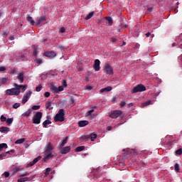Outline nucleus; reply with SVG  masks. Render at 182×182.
Masks as SVG:
<instances>
[{"label":"nucleus","instance_id":"obj_1","mask_svg":"<svg viewBox=\"0 0 182 182\" xmlns=\"http://www.w3.org/2000/svg\"><path fill=\"white\" fill-rule=\"evenodd\" d=\"M28 88V85H18L14 84V88L8 89L6 90V95L8 96H18L21 92H23Z\"/></svg>","mask_w":182,"mask_h":182},{"label":"nucleus","instance_id":"obj_2","mask_svg":"<svg viewBox=\"0 0 182 182\" xmlns=\"http://www.w3.org/2000/svg\"><path fill=\"white\" fill-rule=\"evenodd\" d=\"M52 150H53V146H52V143L50 142L46 146L45 160H49V159H52L53 157V154H52Z\"/></svg>","mask_w":182,"mask_h":182},{"label":"nucleus","instance_id":"obj_3","mask_svg":"<svg viewBox=\"0 0 182 182\" xmlns=\"http://www.w3.org/2000/svg\"><path fill=\"white\" fill-rule=\"evenodd\" d=\"M55 122H65V110L60 109L54 117Z\"/></svg>","mask_w":182,"mask_h":182},{"label":"nucleus","instance_id":"obj_4","mask_svg":"<svg viewBox=\"0 0 182 182\" xmlns=\"http://www.w3.org/2000/svg\"><path fill=\"white\" fill-rule=\"evenodd\" d=\"M104 73L105 75H108L109 76L113 75V68H112V65H110L109 63H105L103 68Z\"/></svg>","mask_w":182,"mask_h":182},{"label":"nucleus","instance_id":"obj_5","mask_svg":"<svg viewBox=\"0 0 182 182\" xmlns=\"http://www.w3.org/2000/svg\"><path fill=\"white\" fill-rule=\"evenodd\" d=\"M42 112H37L36 114L33 117V123L34 124H40L41 119H42Z\"/></svg>","mask_w":182,"mask_h":182},{"label":"nucleus","instance_id":"obj_6","mask_svg":"<svg viewBox=\"0 0 182 182\" xmlns=\"http://www.w3.org/2000/svg\"><path fill=\"white\" fill-rule=\"evenodd\" d=\"M146 87L143 84H139L136 86L134 87L132 90V93H139V92H145Z\"/></svg>","mask_w":182,"mask_h":182},{"label":"nucleus","instance_id":"obj_7","mask_svg":"<svg viewBox=\"0 0 182 182\" xmlns=\"http://www.w3.org/2000/svg\"><path fill=\"white\" fill-rule=\"evenodd\" d=\"M109 116L111 117V119H117L119 116H122V111L114 110L112 112H109Z\"/></svg>","mask_w":182,"mask_h":182},{"label":"nucleus","instance_id":"obj_8","mask_svg":"<svg viewBox=\"0 0 182 182\" xmlns=\"http://www.w3.org/2000/svg\"><path fill=\"white\" fill-rule=\"evenodd\" d=\"M137 154V152L134 149H128L125 152L126 157H134Z\"/></svg>","mask_w":182,"mask_h":182},{"label":"nucleus","instance_id":"obj_9","mask_svg":"<svg viewBox=\"0 0 182 182\" xmlns=\"http://www.w3.org/2000/svg\"><path fill=\"white\" fill-rule=\"evenodd\" d=\"M17 79L19 83H23V80H25V73L23 71H19L17 74Z\"/></svg>","mask_w":182,"mask_h":182},{"label":"nucleus","instance_id":"obj_10","mask_svg":"<svg viewBox=\"0 0 182 182\" xmlns=\"http://www.w3.org/2000/svg\"><path fill=\"white\" fill-rule=\"evenodd\" d=\"M45 22H46V16L38 17L36 19V25H41L42 23H45Z\"/></svg>","mask_w":182,"mask_h":182},{"label":"nucleus","instance_id":"obj_11","mask_svg":"<svg viewBox=\"0 0 182 182\" xmlns=\"http://www.w3.org/2000/svg\"><path fill=\"white\" fill-rule=\"evenodd\" d=\"M93 69H95V72H99V70H100V60H99V59L95 60Z\"/></svg>","mask_w":182,"mask_h":182},{"label":"nucleus","instance_id":"obj_12","mask_svg":"<svg viewBox=\"0 0 182 182\" xmlns=\"http://www.w3.org/2000/svg\"><path fill=\"white\" fill-rule=\"evenodd\" d=\"M42 159V156H39L37 158L34 159L33 161L30 162L28 164H27V167H32V166H35L39 160Z\"/></svg>","mask_w":182,"mask_h":182},{"label":"nucleus","instance_id":"obj_13","mask_svg":"<svg viewBox=\"0 0 182 182\" xmlns=\"http://www.w3.org/2000/svg\"><path fill=\"white\" fill-rule=\"evenodd\" d=\"M44 55L47 58H50V59H52L56 56V53H55V51H48L45 53Z\"/></svg>","mask_w":182,"mask_h":182},{"label":"nucleus","instance_id":"obj_14","mask_svg":"<svg viewBox=\"0 0 182 182\" xmlns=\"http://www.w3.org/2000/svg\"><path fill=\"white\" fill-rule=\"evenodd\" d=\"M33 178H35V176L20 178L18 179V182L31 181V180H33Z\"/></svg>","mask_w":182,"mask_h":182},{"label":"nucleus","instance_id":"obj_15","mask_svg":"<svg viewBox=\"0 0 182 182\" xmlns=\"http://www.w3.org/2000/svg\"><path fill=\"white\" fill-rule=\"evenodd\" d=\"M97 138V135L96 134H91L90 136H84V139H90L91 141H95Z\"/></svg>","mask_w":182,"mask_h":182},{"label":"nucleus","instance_id":"obj_16","mask_svg":"<svg viewBox=\"0 0 182 182\" xmlns=\"http://www.w3.org/2000/svg\"><path fill=\"white\" fill-rule=\"evenodd\" d=\"M70 151V146L61 148V154H68Z\"/></svg>","mask_w":182,"mask_h":182},{"label":"nucleus","instance_id":"obj_17","mask_svg":"<svg viewBox=\"0 0 182 182\" xmlns=\"http://www.w3.org/2000/svg\"><path fill=\"white\" fill-rule=\"evenodd\" d=\"M113 89V87H112L111 86H108L107 87H105V88H102L100 90V93H106L107 92H110L112 91Z\"/></svg>","mask_w":182,"mask_h":182},{"label":"nucleus","instance_id":"obj_18","mask_svg":"<svg viewBox=\"0 0 182 182\" xmlns=\"http://www.w3.org/2000/svg\"><path fill=\"white\" fill-rule=\"evenodd\" d=\"M89 124V122L87 120L80 121L78 122V126L80 127H85V126H87Z\"/></svg>","mask_w":182,"mask_h":182},{"label":"nucleus","instance_id":"obj_19","mask_svg":"<svg viewBox=\"0 0 182 182\" xmlns=\"http://www.w3.org/2000/svg\"><path fill=\"white\" fill-rule=\"evenodd\" d=\"M23 171V168H21V167H15L11 170L12 174H15L18 173V171Z\"/></svg>","mask_w":182,"mask_h":182},{"label":"nucleus","instance_id":"obj_20","mask_svg":"<svg viewBox=\"0 0 182 182\" xmlns=\"http://www.w3.org/2000/svg\"><path fill=\"white\" fill-rule=\"evenodd\" d=\"M10 129L8 127H0V132L1 133H5V134H6V133H9Z\"/></svg>","mask_w":182,"mask_h":182},{"label":"nucleus","instance_id":"obj_21","mask_svg":"<svg viewBox=\"0 0 182 182\" xmlns=\"http://www.w3.org/2000/svg\"><path fill=\"white\" fill-rule=\"evenodd\" d=\"M46 109H48V110H52V109H53V106H52V102H50V100H48L46 103Z\"/></svg>","mask_w":182,"mask_h":182},{"label":"nucleus","instance_id":"obj_22","mask_svg":"<svg viewBox=\"0 0 182 182\" xmlns=\"http://www.w3.org/2000/svg\"><path fill=\"white\" fill-rule=\"evenodd\" d=\"M27 21L32 26L35 25V20L31 16H27Z\"/></svg>","mask_w":182,"mask_h":182},{"label":"nucleus","instance_id":"obj_23","mask_svg":"<svg viewBox=\"0 0 182 182\" xmlns=\"http://www.w3.org/2000/svg\"><path fill=\"white\" fill-rule=\"evenodd\" d=\"M31 113L32 110H31V109H28L26 112L22 114V116H23L24 117H29Z\"/></svg>","mask_w":182,"mask_h":182},{"label":"nucleus","instance_id":"obj_24","mask_svg":"<svg viewBox=\"0 0 182 182\" xmlns=\"http://www.w3.org/2000/svg\"><path fill=\"white\" fill-rule=\"evenodd\" d=\"M50 89L51 90V92H53V93H58V87L51 85L50 87Z\"/></svg>","mask_w":182,"mask_h":182},{"label":"nucleus","instance_id":"obj_25","mask_svg":"<svg viewBox=\"0 0 182 182\" xmlns=\"http://www.w3.org/2000/svg\"><path fill=\"white\" fill-rule=\"evenodd\" d=\"M48 124H52V122L49 119H47L43 122V127H48Z\"/></svg>","mask_w":182,"mask_h":182},{"label":"nucleus","instance_id":"obj_26","mask_svg":"<svg viewBox=\"0 0 182 182\" xmlns=\"http://www.w3.org/2000/svg\"><path fill=\"white\" fill-rule=\"evenodd\" d=\"M25 140H26L25 138L17 139L15 141V144H22V143H25Z\"/></svg>","mask_w":182,"mask_h":182},{"label":"nucleus","instance_id":"obj_27","mask_svg":"<svg viewBox=\"0 0 182 182\" xmlns=\"http://www.w3.org/2000/svg\"><path fill=\"white\" fill-rule=\"evenodd\" d=\"M4 149H8V144L3 143V144H0V151H2V150H4Z\"/></svg>","mask_w":182,"mask_h":182},{"label":"nucleus","instance_id":"obj_28","mask_svg":"<svg viewBox=\"0 0 182 182\" xmlns=\"http://www.w3.org/2000/svg\"><path fill=\"white\" fill-rule=\"evenodd\" d=\"M8 80H9L8 78L3 77V78L0 79V83L1 85H6L7 83Z\"/></svg>","mask_w":182,"mask_h":182},{"label":"nucleus","instance_id":"obj_29","mask_svg":"<svg viewBox=\"0 0 182 182\" xmlns=\"http://www.w3.org/2000/svg\"><path fill=\"white\" fill-rule=\"evenodd\" d=\"M93 15H95V11L90 12L86 17L85 19L86 21H89V19H90Z\"/></svg>","mask_w":182,"mask_h":182},{"label":"nucleus","instance_id":"obj_30","mask_svg":"<svg viewBox=\"0 0 182 182\" xmlns=\"http://www.w3.org/2000/svg\"><path fill=\"white\" fill-rule=\"evenodd\" d=\"M106 20L107 21L109 26H112V25H113V19H112V17H106Z\"/></svg>","mask_w":182,"mask_h":182},{"label":"nucleus","instance_id":"obj_31","mask_svg":"<svg viewBox=\"0 0 182 182\" xmlns=\"http://www.w3.org/2000/svg\"><path fill=\"white\" fill-rule=\"evenodd\" d=\"M68 136L65 138V139L62 141V144L60 146V148L62 149L67 143H68Z\"/></svg>","mask_w":182,"mask_h":182},{"label":"nucleus","instance_id":"obj_32","mask_svg":"<svg viewBox=\"0 0 182 182\" xmlns=\"http://www.w3.org/2000/svg\"><path fill=\"white\" fill-rule=\"evenodd\" d=\"M174 170H175L176 173L180 172V165H178V164H175Z\"/></svg>","mask_w":182,"mask_h":182},{"label":"nucleus","instance_id":"obj_33","mask_svg":"<svg viewBox=\"0 0 182 182\" xmlns=\"http://www.w3.org/2000/svg\"><path fill=\"white\" fill-rule=\"evenodd\" d=\"M83 150H85V146H77L75 149V151H77V152L83 151Z\"/></svg>","mask_w":182,"mask_h":182},{"label":"nucleus","instance_id":"obj_34","mask_svg":"<svg viewBox=\"0 0 182 182\" xmlns=\"http://www.w3.org/2000/svg\"><path fill=\"white\" fill-rule=\"evenodd\" d=\"M6 124L8 126L11 125V123H14V118H9L6 120Z\"/></svg>","mask_w":182,"mask_h":182},{"label":"nucleus","instance_id":"obj_35","mask_svg":"<svg viewBox=\"0 0 182 182\" xmlns=\"http://www.w3.org/2000/svg\"><path fill=\"white\" fill-rule=\"evenodd\" d=\"M10 151H6V153H3L0 154V160H2L4 157H6V154H9Z\"/></svg>","mask_w":182,"mask_h":182},{"label":"nucleus","instance_id":"obj_36","mask_svg":"<svg viewBox=\"0 0 182 182\" xmlns=\"http://www.w3.org/2000/svg\"><path fill=\"white\" fill-rule=\"evenodd\" d=\"M151 100L146 101L142 104V106L144 107L146 106H149V105H151Z\"/></svg>","mask_w":182,"mask_h":182},{"label":"nucleus","instance_id":"obj_37","mask_svg":"<svg viewBox=\"0 0 182 182\" xmlns=\"http://www.w3.org/2000/svg\"><path fill=\"white\" fill-rule=\"evenodd\" d=\"M31 109L32 110H39L41 109V105H34Z\"/></svg>","mask_w":182,"mask_h":182},{"label":"nucleus","instance_id":"obj_38","mask_svg":"<svg viewBox=\"0 0 182 182\" xmlns=\"http://www.w3.org/2000/svg\"><path fill=\"white\" fill-rule=\"evenodd\" d=\"M6 70V67L5 66H0V73H4Z\"/></svg>","mask_w":182,"mask_h":182},{"label":"nucleus","instance_id":"obj_39","mask_svg":"<svg viewBox=\"0 0 182 182\" xmlns=\"http://www.w3.org/2000/svg\"><path fill=\"white\" fill-rule=\"evenodd\" d=\"M32 95V92L31 91H28L26 95H24V97H26V98L29 99V97H31Z\"/></svg>","mask_w":182,"mask_h":182},{"label":"nucleus","instance_id":"obj_40","mask_svg":"<svg viewBox=\"0 0 182 182\" xmlns=\"http://www.w3.org/2000/svg\"><path fill=\"white\" fill-rule=\"evenodd\" d=\"M49 173H50V168H47L46 169V172H45V176H46V177L48 176H49Z\"/></svg>","mask_w":182,"mask_h":182},{"label":"nucleus","instance_id":"obj_41","mask_svg":"<svg viewBox=\"0 0 182 182\" xmlns=\"http://www.w3.org/2000/svg\"><path fill=\"white\" fill-rule=\"evenodd\" d=\"M93 112H95V109H90V111H87V113L85 114V116L87 117V116H90V114H92V113H93Z\"/></svg>","mask_w":182,"mask_h":182},{"label":"nucleus","instance_id":"obj_42","mask_svg":"<svg viewBox=\"0 0 182 182\" xmlns=\"http://www.w3.org/2000/svg\"><path fill=\"white\" fill-rule=\"evenodd\" d=\"M28 100H29V98H26V97H25V95H24L23 97V100H22L23 105H25V103H26V102H28Z\"/></svg>","mask_w":182,"mask_h":182},{"label":"nucleus","instance_id":"obj_43","mask_svg":"<svg viewBox=\"0 0 182 182\" xmlns=\"http://www.w3.org/2000/svg\"><path fill=\"white\" fill-rule=\"evenodd\" d=\"M21 106V103L16 102L13 105L14 109H18Z\"/></svg>","mask_w":182,"mask_h":182},{"label":"nucleus","instance_id":"obj_44","mask_svg":"<svg viewBox=\"0 0 182 182\" xmlns=\"http://www.w3.org/2000/svg\"><path fill=\"white\" fill-rule=\"evenodd\" d=\"M64 87H63V85L59 86L58 88V93H59V92H63Z\"/></svg>","mask_w":182,"mask_h":182},{"label":"nucleus","instance_id":"obj_45","mask_svg":"<svg viewBox=\"0 0 182 182\" xmlns=\"http://www.w3.org/2000/svg\"><path fill=\"white\" fill-rule=\"evenodd\" d=\"M6 117L4 116V115H1V117H0V120L1 122H6Z\"/></svg>","mask_w":182,"mask_h":182},{"label":"nucleus","instance_id":"obj_46","mask_svg":"<svg viewBox=\"0 0 182 182\" xmlns=\"http://www.w3.org/2000/svg\"><path fill=\"white\" fill-rule=\"evenodd\" d=\"M61 86H63V87H66V86H68V83L66 82L65 80H63Z\"/></svg>","mask_w":182,"mask_h":182},{"label":"nucleus","instance_id":"obj_47","mask_svg":"<svg viewBox=\"0 0 182 182\" xmlns=\"http://www.w3.org/2000/svg\"><path fill=\"white\" fill-rule=\"evenodd\" d=\"M176 154H178V156H181L182 154V149H179L176 151Z\"/></svg>","mask_w":182,"mask_h":182},{"label":"nucleus","instance_id":"obj_48","mask_svg":"<svg viewBox=\"0 0 182 182\" xmlns=\"http://www.w3.org/2000/svg\"><path fill=\"white\" fill-rule=\"evenodd\" d=\"M36 63H38V65H41L42 63V59L38 58L36 60Z\"/></svg>","mask_w":182,"mask_h":182},{"label":"nucleus","instance_id":"obj_49","mask_svg":"<svg viewBox=\"0 0 182 182\" xmlns=\"http://www.w3.org/2000/svg\"><path fill=\"white\" fill-rule=\"evenodd\" d=\"M66 29L64 27H62L61 28H60L59 32H60V33H65Z\"/></svg>","mask_w":182,"mask_h":182},{"label":"nucleus","instance_id":"obj_50","mask_svg":"<svg viewBox=\"0 0 182 182\" xmlns=\"http://www.w3.org/2000/svg\"><path fill=\"white\" fill-rule=\"evenodd\" d=\"M119 106L120 107H124V106H126V102L124 101L121 102L119 104Z\"/></svg>","mask_w":182,"mask_h":182},{"label":"nucleus","instance_id":"obj_51","mask_svg":"<svg viewBox=\"0 0 182 182\" xmlns=\"http://www.w3.org/2000/svg\"><path fill=\"white\" fill-rule=\"evenodd\" d=\"M41 90H42V85L36 87V92H41Z\"/></svg>","mask_w":182,"mask_h":182},{"label":"nucleus","instance_id":"obj_52","mask_svg":"<svg viewBox=\"0 0 182 182\" xmlns=\"http://www.w3.org/2000/svg\"><path fill=\"white\" fill-rule=\"evenodd\" d=\"M44 96H45V97H49V96H50V92H46L44 93Z\"/></svg>","mask_w":182,"mask_h":182},{"label":"nucleus","instance_id":"obj_53","mask_svg":"<svg viewBox=\"0 0 182 182\" xmlns=\"http://www.w3.org/2000/svg\"><path fill=\"white\" fill-rule=\"evenodd\" d=\"M9 175H10L9 172L6 171V172L4 173V176L6 178L9 177Z\"/></svg>","mask_w":182,"mask_h":182},{"label":"nucleus","instance_id":"obj_54","mask_svg":"<svg viewBox=\"0 0 182 182\" xmlns=\"http://www.w3.org/2000/svg\"><path fill=\"white\" fill-rule=\"evenodd\" d=\"M26 176H29V173L28 172H25L24 173L20 175V177H25Z\"/></svg>","mask_w":182,"mask_h":182},{"label":"nucleus","instance_id":"obj_55","mask_svg":"<svg viewBox=\"0 0 182 182\" xmlns=\"http://www.w3.org/2000/svg\"><path fill=\"white\" fill-rule=\"evenodd\" d=\"M3 35H4V36H8V35H9V31H4V32H3Z\"/></svg>","mask_w":182,"mask_h":182},{"label":"nucleus","instance_id":"obj_56","mask_svg":"<svg viewBox=\"0 0 182 182\" xmlns=\"http://www.w3.org/2000/svg\"><path fill=\"white\" fill-rule=\"evenodd\" d=\"M9 41H14L15 40V37H14V36H11L9 38Z\"/></svg>","mask_w":182,"mask_h":182},{"label":"nucleus","instance_id":"obj_57","mask_svg":"<svg viewBox=\"0 0 182 182\" xmlns=\"http://www.w3.org/2000/svg\"><path fill=\"white\" fill-rule=\"evenodd\" d=\"M145 35H146V38H149V36H151V33L148 32Z\"/></svg>","mask_w":182,"mask_h":182},{"label":"nucleus","instance_id":"obj_58","mask_svg":"<svg viewBox=\"0 0 182 182\" xmlns=\"http://www.w3.org/2000/svg\"><path fill=\"white\" fill-rule=\"evenodd\" d=\"M139 48H140V44L136 43V44H135V48H136V49H139Z\"/></svg>","mask_w":182,"mask_h":182},{"label":"nucleus","instance_id":"obj_59","mask_svg":"<svg viewBox=\"0 0 182 182\" xmlns=\"http://www.w3.org/2000/svg\"><path fill=\"white\" fill-rule=\"evenodd\" d=\"M92 86H87V90H92Z\"/></svg>","mask_w":182,"mask_h":182},{"label":"nucleus","instance_id":"obj_60","mask_svg":"<svg viewBox=\"0 0 182 182\" xmlns=\"http://www.w3.org/2000/svg\"><path fill=\"white\" fill-rule=\"evenodd\" d=\"M107 130L108 132H110V130H112V127H107Z\"/></svg>","mask_w":182,"mask_h":182},{"label":"nucleus","instance_id":"obj_61","mask_svg":"<svg viewBox=\"0 0 182 182\" xmlns=\"http://www.w3.org/2000/svg\"><path fill=\"white\" fill-rule=\"evenodd\" d=\"M133 107V103L131 102L128 105V107Z\"/></svg>","mask_w":182,"mask_h":182},{"label":"nucleus","instance_id":"obj_62","mask_svg":"<svg viewBox=\"0 0 182 182\" xmlns=\"http://www.w3.org/2000/svg\"><path fill=\"white\" fill-rule=\"evenodd\" d=\"M10 151L9 153H15V150L14 149H11V151Z\"/></svg>","mask_w":182,"mask_h":182},{"label":"nucleus","instance_id":"obj_63","mask_svg":"<svg viewBox=\"0 0 182 182\" xmlns=\"http://www.w3.org/2000/svg\"><path fill=\"white\" fill-rule=\"evenodd\" d=\"M33 54L34 55V56H36V50H34Z\"/></svg>","mask_w":182,"mask_h":182},{"label":"nucleus","instance_id":"obj_64","mask_svg":"<svg viewBox=\"0 0 182 182\" xmlns=\"http://www.w3.org/2000/svg\"><path fill=\"white\" fill-rule=\"evenodd\" d=\"M11 72H12V73H15V72H16V70H12Z\"/></svg>","mask_w":182,"mask_h":182}]
</instances>
